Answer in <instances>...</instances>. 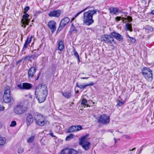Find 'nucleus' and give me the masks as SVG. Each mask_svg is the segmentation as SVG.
<instances>
[{
    "instance_id": "obj_54",
    "label": "nucleus",
    "mask_w": 154,
    "mask_h": 154,
    "mask_svg": "<svg viewBox=\"0 0 154 154\" xmlns=\"http://www.w3.org/2000/svg\"><path fill=\"white\" fill-rule=\"evenodd\" d=\"M79 92V91H77L76 92V93H78Z\"/></svg>"
},
{
    "instance_id": "obj_27",
    "label": "nucleus",
    "mask_w": 154,
    "mask_h": 154,
    "mask_svg": "<svg viewBox=\"0 0 154 154\" xmlns=\"http://www.w3.org/2000/svg\"><path fill=\"white\" fill-rule=\"evenodd\" d=\"M88 7H87L85 9H84L82 11L78 12L74 16V17L72 18V20H73L75 18H76L78 15H79L80 14L82 13V12L85 11L87 10L88 8Z\"/></svg>"
},
{
    "instance_id": "obj_40",
    "label": "nucleus",
    "mask_w": 154,
    "mask_h": 154,
    "mask_svg": "<svg viewBox=\"0 0 154 154\" xmlns=\"http://www.w3.org/2000/svg\"><path fill=\"white\" fill-rule=\"evenodd\" d=\"M122 17L121 16H117L115 18V20L116 22H118L121 20Z\"/></svg>"
},
{
    "instance_id": "obj_17",
    "label": "nucleus",
    "mask_w": 154,
    "mask_h": 154,
    "mask_svg": "<svg viewBox=\"0 0 154 154\" xmlns=\"http://www.w3.org/2000/svg\"><path fill=\"white\" fill-rule=\"evenodd\" d=\"M60 10H58L50 12L49 13L48 15L50 17H58L60 16Z\"/></svg>"
},
{
    "instance_id": "obj_4",
    "label": "nucleus",
    "mask_w": 154,
    "mask_h": 154,
    "mask_svg": "<svg viewBox=\"0 0 154 154\" xmlns=\"http://www.w3.org/2000/svg\"><path fill=\"white\" fill-rule=\"evenodd\" d=\"M143 75L145 79L149 81H152L153 79L152 70L148 67H144L142 70Z\"/></svg>"
},
{
    "instance_id": "obj_46",
    "label": "nucleus",
    "mask_w": 154,
    "mask_h": 154,
    "mask_svg": "<svg viewBox=\"0 0 154 154\" xmlns=\"http://www.w3.org/2000/svg\"><path fill=\"white\" fill-rule=\"evenodd\" d=\"M121 20H122V22L126 23V22H125V20H126V18H124L123 17H122Z\"/></svg>"
},
{
    "instance_id": "obj_2",
    "label": "nucleus",
    "mask_w": 154,
    "mask_h": 154,
    "mask_svg": "<svg viewBox=\"0 0 154 154\" xmlns=\"http://www.w3.org/2000/svg\"><path fill=\"white\" fill-rule=\"evenodd\" d=\"M97 12V10H91L84 13L83 17V23L87 26H89L93 23L94 22L93 16L96 14Z\"/></svg>"
},
{
    "instance_id": "obj_49",
    "label": "nucleus",
    "mask_w": 154,
    "mask_h": 154,
    "mask_svg": "<svg viewBox=\"0 0 154 154\" xmlns=\"http://www.w3.org/2000/svg\"><path fill=\"white\" fill-rule=\"evenodd\" d=\"M150 13L151 14L154 15V10H152Z\"/></svg>"
},
{
    "instance_id": "obj_39",
    "label": "nucleus",
    "mask_w": 154,
    "mask_h": 154,
    "mask_svg": "<svg viewBox=\"0 0 154 154\" xmlns=\"http://www.w3.org/2000/svg\"><path fill=\"white\" fill-rule=\"evenodd\" d=\"M16 125V122L14 121H12L11 122V124L10 125V127H14Z\"/></svg>"
},
{
    "instance_id": "obj_43",
    "label": "nucleus",
    "mask_w": 154,
    "mask_h": 154,
    "mask_svg": "<svg viewBox=\"0 0 154 154\" xmlns=\"http://www.w3.org/2000/svg\"><path fill=\"white\" fill-rule=\"evenodd\" d=\"M126 18V20H127L129 22H131L132 21V19L131 17L128 16Z\"/></svg>"
},
{
    "instance_id": "obj_58",
    "label": "nucleus",
    "mask_w": 154,
    "mask_h": 154,
    "mask_svg": "<svg viewBox=\"0 0 154 154\" xmlns=\"http://www.w3.org/2000/svg\"><path fill=\"white\" fill-rule=\"evenodd\" d=\"M93 104H94V102H93Z\"/></svg>"
},
{
    "instance_id": "obj_34",
    "label": "nucleus",
    "mask_w": 154,
    "mask_h": 154,
    "mask_svg": "<svg viewBox=\"0 0 154 154\" xmlns=\"http://www.w3.org/2000/svg\"><path fill=\"white\" fill-rule=\"evenodd\" d=\"M124 102H122L120 100H118L117 102V104L116 105L117 107H120L123 105Z\"/></svg>"
},
{
    "instance_id": "obj_20",
    "label": "nucleus",
    "mask_w": 154,
    "mask_h": 154,
    "mask_svg": "<svg viewBox=\"0 0 154 154\" xmlns=\"http://www.w3.org/2000/svg\"><path fill=\"white\" fill-rule=\"evenodd\" d=\"M39 54L38 53V51H36L34 52V54L29 55L25 57V59H28V60H29L31 59H34L37 58Z\"/></svg>"
},
{
    "instance_id": "obj_60",
    "label": "nucleus",
    "mask_w": 154,
    "mask_h": 154,
    "mask_svg": "<svg viewBox=\"0 0 154 154\" xmlns=\"http://www.w3.org/2000/svg\"><path fill=\"white\" fill-rule=\"evenodd\" d=\"M84 74V73H82V74Z\"/></svg>"
},
{
    "instance_id": "obj_11",
    "label": "nucleus",
    "mask_w": 154,
    "mask_h": 154,
    "mask_svg": "<svg viewBox=\"0 0 154 154\" xmlns=\"http://www.w3.org/2000/svg\"><path fill=\"white\" fill-rule=\"evenodd\" d=\"M18 88L20 89L23 90H29L32 87V85L28 83H24L22 84L17 85Z\"/></svg>"
},
{
    "instance_id": "obj_52",
    "label": "nucleus",
    "mask_w": 154,
    "mask_h": 154,
    "mask_svg": "<svg viewBox=\"0 0 154 154\" xmlns=\"http://www.w3.org/2000/svg\"><path fill=\"white\" fill-rule=\"evenodd\" d=\"M135 149V148H134L132 149H130V151H133Z\"/></svg>"
},
{
    "instance_id": "obj_35",
    "label": "nucleus",
    "mask_w": 154,
    "mask_h": 154,
    "mask_svg": "<svg viewBox=\"0 0 154 154\" xmlns=\"http://www.w3.org/2000/svg\"><path fill=\"white\" fill-rule=\"evenodd\" d=\"M70 30L71 32L77 31V30L75 27L73 25V24L72 25V26L70 28Z\"/></svg>"
},
{
    "instance_id": "obj_8",
    "label": "nucleus",
    "mask_w": 154,
    "mask_h": 154,
    "mask_svg": "<svg viewBox=\"0 0 154 154\" xmlns=\"http://www.w3.org/2000/svg\"><path fill=\"white\" fill-rule=\"evenodd\" d=\"M26 108L23 105L19 104L16 106L14 109V112L18 115L23 113L26 110Z\"/></svg>"
},
{
    "instance_id": "obj_53",
    "label": "nucleus",
    "mask_w": 154,
    "mask_h": 154,
    "mask_svg": "<svg viewBox=\"0 0 154 154\" xmlns=\"http://www.w3.org/2000/svg\"><path fill=\"white\" fill-rule=\"evenodd\" d=\"M43 140H43V139H42L41 140V141H40V142H41V143H42V142L43 141Z\"/></svg>"
},
{
    "instance_id": "obj_37",
    "label": "nucleus",
    "mask_w": 154,
    "mask_h": 154,
    "mask_svg": "<svg viewBox=\"0 0 154 154\" xmlns=\"http://www.w3.org/2000/svg\"><path fill=\"white\" fill-rule=\"evenodd\" d=\"M23 152V149L22 148H19L17 150V152L19 154H21Z\"/></svg>"
},
{
    "instance_id": "obj_48",
    "label": "nucleus",
    "mask_w": 154,
    "mask_h": 154,
    "mask_svg": "<svg viewBox=\"0 0 154 154\" xmlns=\"http://www.w3.org/2000/svg\"><path fill=\"white\" fill-rule=\"evenodd\" d=\"M40 74H41V73H40V72H39V73H38V76H37V79H36V80H37V79H38L39 78V76H40Z\"/></svg>"
},
{
    "instance_id": "obj_42",
    "label": "nucleus",
    "mask_w": 154,
    "mask_h": 154,
    "mask_svg": "<svg viewBox=\"0 0 154 154\" xmlns=\"http://www.w3.org/2000/svg\"><path fill=\"white\" fill-rule=\"evenodd\" d=\"M29 7L27 6L24 9V13H25L29 10Z\"/></svg>"
},
{
    "instance_id": "obj_10",
    "label": "nucleus",
    "mask_w": 154,
    "mask_h": 154,
    "mask_svg": "<svg viewBox=\"0 0 154 154\" xmlns=\"http://www.w3.org/2000/svg\"><path fill=\"white\" fill-rule=\"evenodd\" d=\"M70 19L68 17H65L62 19L60 23L59 26L57 30V33L59 32L68 23Z\"/></svg>"
},
{
    "instance_id": "obj_28",
    "label": "nucleus",
    "mask_w": 154,
    "mask_h": 154,
    "mask_svg": "<svg viewBox=\"0 0 154 154\" xmlns=\"http://www.w3.org/2000/svg\"><path fill=\"white\" fill-rule=\"evenodd\" d=\"M6 141L5 138L2 137H0V146L4 145Z\"/></svg>"
},
{
    "instance_id": "obj_31",
    "label": "nucleus",
    "mask_w": 154,
    "mask_h": 154,
    "mask_svg": "<svg viewBox=\"0 0 154 154\" xmlns=\"http://www.w3.org/2000/svg\"><path fill=\"white\" fill-rule=\"evenodd\" d=\"M21 22L23 25H28L29 22V20L28 19H22Z\"/></svg>"
},
{
    "instance_id": "obj_29",
    "label": "nucleus",
    "mask_w": 154,
    "mask_h": 154,
    "mask_svg": "<svg viewBox=\"0 0 154 154\" xmlns=\"http://www.w3.org/2000/svg\"><path fill=\"white\" fill-rule=\"evenodd\" d=\"M126 26L127 29L131 32L132 31V28L131 24L127 23L126 24Z\"/></svg>"
},
{
    "instance_id": "obj_45",
    "label": "nucleus",
    "mask_w": 154,
    "mask_h": 154,
    "mask_svg": "<svg viewBox=\"0 0 154 154\" xmlns=\"http://www.w3.org/2000/svg\"><path fill=\"white\" fill-rule=\"evenodd\" d=\"M26 96L27 97V98H29L30 99H32V95L30 94H29L28 95H26Z\"/></svg>"
},
{
    "instance_id": "obj_21",
    "label": "nucleus",
    "mask_w": 154,
    "mask_h": 154,
    "mask_svg": "<svg viewBox=\"0 0 154 154\" xmlns=\"http://www.w3.org/2000/svg\"><path fill=\"white\" fill-rule=\"evenodd\" d=\"M35 138V135H32L27 138V142L29 144L32 143L34 142Z\"/></svg>"
},
{
    "instance_id": "obj_19",
    "label": "nucleus",
    "mask_w": 154,
    "mask_h": 154,
    "mask_svg": "<svg viewBox=\"0 0 154 154\" xmlns=\"http://www.w3.org/2000/svg\"><path fill=\"white\" fill-rule=\"evenodd\" d=\"M26 124L27 126H29L33 121V119L32 115L29 114L26 117Z\"/></svg>"
},
{
    "instance_id": "obj_12",
    "label": "nucleus",
    "mask_w": 154,
    "mask_h": 154,
    "mask_svg": "<svg viewBox=\"0 0 154 154\" xmlns=\"http://www.w3.org/2000/svg\"><path fill=\"white\" fill-rule=\"evenodd\" d=\"M56 22L54 20H50L48 24V26L49 28L51 29V32L53 33L56 30Z\"/></svg>"
},
{
    "instance_id": "obj_33",
    "label": "nucleus",
    "mask_w": 154,
    "mask_h": 154,
    "mask_svg": "<svg viewBox=\"0 0 154 154\" xmlns=\"http://www.w3.org/2000/svg\"><path fill=\"white\" fill-rule=\"evenodd\" d=\"M32 38V36H31L30 38L28 37L27 39L25 41V43H26L29 44L31 42Z\"/></svg>"
},
{
    "instance_id": "obj_23",
    "label": "nucleus",
    "mask_w": 154,
    "mask_h": 154,
    "mask_svg": "<svg viewBox=\"0 0 154 154\" xmlns=\"http://www.w3.org/2000/svg\"><path fill=\"white\" fill-rule=\"evenodd\" d=\"M62 95L65 98H69L71 97V93L70 91H68L65 92H61Z\"/></svg>"
},
{
    "instance_id": "obj_1",
    "label": "nucleus",
    "mask_w": 154,
    "mask_h": 154,
    "mask_svg": "<svg viewBox=\"0 0 154 154\" xmlns=\"http://www.w3.org/2000/svg\"><path fill=\"white\" fill-rule=\"evenodd\" d=\"M47 86L44 84H40L36 87L35 94V97L39 103L44 102L48 95Z\"/></svg>"
},
{
    "instance_id": "obj_16",
    "label": "nucleus",
    "mask_w": 154,
    "mask_h": 154,
    "mask_svg": "<svg viewBox=\"0 0 154 154\" xmlns=\"http://www.w3.org/2000/svg\"><path fill=\"white\" fill-rule=\"evenodd\" d=\"M110 34L119 41H123V36L119 33H117L115 32H113L111 33Z\"/></svg>"
},
{
    "instance_id": "obj_9",
    "label": "nucleus",
    "mask_w": 154,
    "mask_h": 154,
    "mask_svg": "<svg viewBox=\"0 0 154 154\" xmlns=\"http://www.w3.org/2000/svg\"><path fill=\"white\" fill-rule=\"evenodd\" d=\"M109 117L106 115L103 114L100 116L97 121L98 122L107 125L109 123Z\"/></svg>"
},
{
    "instance_id": "obj_36",
    "label": "nucleus",
    "mask_w": 154,
    "mask_h": 154,
    "mask_svg": "<svg viewBox=\"0 0 154 154\" xmlns=\"http://www.w3.org/2000/svg\"><path fill=\"white\" fill-rule=\"evenodd\" d=\"M28 45H29V44L25 43L22 49V51H25L26 50V48H27Z\"/></svg>"
},
{
    "instance_id": "obj_6",
    "label": "nucleus",
    "mask_w": 154,
    "mask_h": 154,
    "mask_svg": "<svg viewBox=\"0 0 154 154\" xmlns=\"http://www.w3.org/2000/svg\"><path fill=\"white\" fill-rule=\"evenodd\" d=\"M10 89V87L9 86H6L5 88L3 98L4 102L6 103H9L11 100Z\"/></svg>"
},
{
    "instance_id": "obj_41",
    "label": "nucleus",
    "mask_w": 154,
    "mask_h": 154,
    "mask_svg": "<svg viewBox=\"0 0 154 154\" xmlns=\"http://www.w3.org/2000/svg\"><path fill=\"white\" fill-rule=\"evenodd\" d=\"M131 42L132 43H134L136 41V39L134 38L131 37L130 38Z\"/></svg>"
},
{
    "instance_id": "obj_51",
    "label": "nucleus",
    "mask_w": 154,
    "mask_h": 154,
    "mask_svg": "<svg viewBox=\"0 0 154 154\" xmlns=\"http://www.w3.org/2000/svg\"><path fill=\"white\" fill-rule=\"evenodd\" d=\"M126 37H128V38H129V39L131 37V36H130L128 35H126Z\"/></svg>"
},
{
    "instance_id": "obj_47",
    "label": "nucleus",
    "mask_w": 154,
    "mask_h": 154,
    "mask_svg": "<svg viewBox=\"0 0 154 154\" xmlns=\"http://www.w3.org/2000/svg\"><path fill=\"white\" fill-rule=\"evenodd\" d=\"M5 107L3 106L0 105V111H3L4 110Z\"/></svg>"
},
{
    "instance_id": "obj_56",
    "label": "nucleus",
    "mask_w": 154,
    "mask_h": 154,
    "mask_svg": "<svg viewBox=\"0 0 154 154\" xmlns=\"http://www.w3.org/2000/svg\"><path fill=\"white\" fill-rule=\"evenodd\" d=\"M125 22H127L126 20H125Z\"/></svg>"
},
{
    "instance_id": "obj_13",
    "label": "nucleus",
    "mask_w": 154,
    "mask_h": 154,
    "mask_svg": "<svg viewBox=\"0 0 154 154\" xmlns=\"http://www.w3.org/2000/svg\"><path fill=\"white\" fill-rule=\"evenodd\" d=\"M82 127L80 125L72 126L70 127L67 130L68 133L77 131L82 129Z\"/></svg>"
},
{
    "instance_id": "obj_57",
    "label": "nucleus",
    "mask_w": 154,
    "mask_h": 154,
    "mask_svg": "<svg viewBox=\"0 0 154 154\" xmlns=\"http://www.w3.org/2000/svg\"><path fill=\"white\" fill-rule=\"evenodd\" d=\"M24 27L25 28L26 27V26H24Z\"/></svg>"
},
{
    "instance_id": "obj_3",
    "label": "nucleus",
    "mask_w": 154,
    "mask_h": 154,
    "mask_svg": "<svg viewBox=\"0 0 154 154\" xmlns=\"http://www.w3.org/2000/svg\"><path fill=\"white\" fill-rule=\"evenodd\" d=\"M89 134H86L79 139V144L81 145L83 148L85 150H88L90 148L91 143L88 141V138Z\"/></svg>"
},
{
    "instance_id": "obj_14",
    "label": "nucleus",
    "mask_w": 154,
    "mask_h": 154,
    "mask_svg": "<svg viewBox=\"0 0 154 154\" xmlns=\"http://www.w3.org/2000/svg\"><path fill=\"white\" fill-rule=\"evenodd\" d=\"M62 154H77L78 152L74 149H65L61 150Z\"/></svg>"
},
{
    "instance_id": "obj_59",
    "label": "nucleus",
    "mask_w": 154,
    "mask_h": 154,
    "mask_svg": "<svg viewBox=\"0 0 154 154\" xmlns=\"http://www.w3.org/2000/svg\"><path fill=\"white\" fill-rule=\"evenodd\" d=\"M114 140H115V138H114Z\"/></svg>"
},
{
    "instance_id": "obj_18",
    "label": "nucleus",
    "mask_w": 154,
    "mask_h": 154,
    "mask_svg": "<svg viewBox=\"0 0 154 154\" xmlns=\"http://www.w3.org/2000/svg\"><path fill=\"white\" fill-rule=\"evenodd\" d=\"M58 49L61 51H62L64 48L63 42L62 40H59L57 42Z\"/></svg>"
},
{
    "instance_id": "obj_38",
    "label": "nucleus",
    "mask_w": 154,
    "mask_h": 154,
    "mask_svg": "<svg viewBox=\"0 0 154 154\" xmlns=\"http://www.w3.org/2000/svg\"><path fill=\"white\" fill-rule=\"evenodd\" d=\"M24 14L23 15V19H28L27 18L29 16V15L28 14H27L26 13H24Z\"/></svg>"
},
{
    "instance_id": "obj_24",
    "label": "nucleus",
    "mask_w": 154,
    "mask_h": 154,
    "mask_svg": "<svg viewBox=\"0 0 154 154\" xmlns=\"http://www.w3.org/2000/svg\"><path fill=\"white\" fill-rule=\"evenodd\" d=\"M110 12L113 14H116V12H118V8L114 7H110L109 8Z\"/></svg>"
},
{
    "instance_id": "obj_26",
    "label": "nucleus",
    "mask_w": 154,
    "mask_h": 154,
    "mask_svg": "<svg viewBox=\"0 0 154 154\" xmlns=\"http://www.w3.org/2000/svg\"><path fill=\"white\" fill-rule=\"evenodd\" d=\"M87 101L85 99H83L81 101V104L83 106H84V107H85V106H86V107H88L90 106L89 105L87 104Z\"/></svg>"
},
{
    "instance_id": "obj_22",
    "label": "nucleus",
    "mask_w": 154,
    "mask_h": 154,
    "mask_svg": "<svg viewBox=\"0 0 154 154\" xmlns=\"http://www.w3.org/2000/svg\"><path fill=\"white\" fill-rule=\"evenodd\" d=\"M94 84L93 82H91L90 84L86 85H82L81 84H79V83L77 82L76 83V86L81 88V89H84L85 88L86 86H92L94 85Z\"/></svg>"
},
{
    "instance_id": "obj_32",
    "label": "nucleus",
    "mask_w": 154,
    "mask_h": 154,
    "mask_svg": "<svg viewBox=\"0 0 154 154\" xmlns=\"http://www.w3.org/2000/svg\"><path fill=\"white\" fill-rule=\"evenodd\" d=\"M74 136V134H70L66 137V141H69L70 140L73 138Z\"/></svg>"
},
{
    "instance_id": "obj_25",
    "label": "nucleus",
    "mask_w": 154,
    "mask_h": 154,
    "mask_svg": "<svg viewBox=\"0 0 154 154\" xmlns=\"http://www.w3.org/2000/svg\"><path fill=\"white\" fill-rule=\"evenodd\" d=\"M146 31L149 32H152L153 31V28L151 26L147 25H146L145 27Z\"/></svg>"
},
{
    "instance_id": "obj_5",
    "label": "nucleus",
    "mask_w": 154,
    "mask_h": 154,
    "mask_svg": "<svg viewBox=\"0 0 154 154\" xmlns=\"http://www.w3.org/2000/svg\"><path fill=\"white\" fill-rule=\"evenodd\" d=\"M34 117L35 123L38 125L43 126L46 123L45 119L42 115L36 113L35 114Z\"/></svg>"
},
{
    "instance_id": "obj_44",
    "label": "nucleus",
    "mask_w": 154,
    "mask_h": 154,
    "mask_svg": "<svg viewBox=\"0 0 154 154\" xmlns=\"http://www.w3.org/2000/svg\"><path fill=\"white\" fill-rule=\"evenodd\" d=\"M49 135H50L52 137H56L54 135H53V134L52 132V131L51 130H50V131L49 133Z\"/></svg>"
},
{
    "instance_id": "obj_50",
    "label": "nucleus",
    "mask_w": 154,
    "mask_h": 154,
    "mask_svg": "<svg viewBox=\"0 0 154 154\" xmlns=\"http://www.w3.org/2000/svg\"><path fill=\"white\" fill-rule=\"evenodd\" d=\"M88 77H83V78H81V79H88Z\"/></svg>"
},
{
    "instance_id": "obj_55",
    "label": "nucleus",
    "mask_w": 154,
    "mask_h": 154,
    "mask_svg": "<svg viewBox=\"0 0 154 154\" xmlns=\"http://www.w3.org/2000/svg\"><path fill=\"white\" fill-rule=\"evenodd\" d=\"M149 117V115L148 116H147V117Z\"/></svg>"
},
{
    "instance_id": "obj_30",
    "label": "nucleus",
    "mask_w": 154,
    "mask_h": 154,
    "mask_svg": "<svg viewBox=\"0 0 154 154\" xmlns=\"http://www.w3.org/2000/svg\"><path fill=\"white\" fill-rule=\"evenodd\" d=\"M73 51L74 53V56L78 60V62H79L80 61L78 53L75 51V49L73 50Z\"/></svg>"
},
{
    "instance_id": "obj_15",
    "label": "nucleus",
    "mask_w": 154,
    "mask_h": 154,
    "mask_svg": "<svg viewBox=\"0 0 154 154\" xmlns=\"http://www.w3.org/2000/svg\"><path fill=\"white\" fill-rule=\"evenodd\" d=\"M36 71V68L34 66H32L29 69L28 72V77L29 79L32 78L34 77Z\"/></svg>"
},
{
    "instance_id": "obj_7",
    "label": "nucleus",
    "mask_w": 154,
    "mask_h": 154,
    "mask_svg": "<svg viewBox=\"0 0 154 154\" xmlns=\"http://www.w3.org/2000/svg\"><path fill=\"white\" fill-rule=\"evenodd\" d=\"M102 41H103L106 43L110 45L112 43L115 44H116V42L114 41L113 37L110 35H104L102 37Z\"/></svg>"
}]
</instances>
